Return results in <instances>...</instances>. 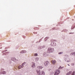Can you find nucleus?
Returning <instances> with one entry per match:
<instances>
[{
  "label": "nucleus",
  "instance_id": "1",
  "mask_svg": "<svg viewBox=\"0 0 75 75\" xmlns=\"http://www.w3.org/2000/svg\"><path fill=\"white\" fill-rule=\"evenodd\" d=\"M37 72L39 75H45V72L43 71H40V70H37Z\"/></svg>",
  "mask_w": 75,
  "mask_h": 75
},
{
  "label": "nucleus",
  "instance_id": "2",
  "mask_svg": "<svg viewBox=\"0 0 75 75\" xmlns=\"http://www.w3.org/2000/svg\"><path fill=\"white\" fill-rule=\"evenodd\" d=\"M54 49L53 48H52L51 47H49L48 49V51H47V52L48 53H50L51 52H53Z\"/></svg>",
  "mask_w": 75,
  "mask_h": 75
},
{
  "label": "nucleus",
  "instance_id": "3",
  "mask_svg": "<svg viewBox=\"0 0 75 75\" xmlns=\"http://www.w3.org/2000/svg\"><path fill=\"white\" fill-rule=\"evenodd\" d=\"M55 40H52L51 42H52L50 44V45L52 47H55V46H56V43L54 42V41Z\"/></svg>",
  "mask_w": 75,
  "mask_h": 75
},
{
  "label": "nucleus",
  "instance_id": "4",
  "mask_svg": "<svg viewBox=\"0 0 75 75\" xmlns=\"http://www.w3.org/2000/svg\"><path fill=\"white\" fill-rule=\"evenodd\" d=\"M59 73H60V70H57L55 71L54 75H58Z\"/></svg>",
  "mask_w": 75,
  "mask_h": 75
},
{
  "label": "nucleus",
  "instance_id": "5",
  "mask_svg": "<svg viewBox=\"0 0 75 75\" xmlns=\"http://www.w3.org/2000/svg\"><path fill=\"white\" fill-rule=\"evenodd\" d=\"M26 64V63L25 62H24L23 63L22 65H21L19 66V69H21V68H23L24 65H25V64Z\"/></svg>",
  "mask_w": 75,
  "mask_h": 75
},
{
  "label": "nucleus",
  "instance_id": "6",
  "mask_svg": "<svg viewBox=\"0 0 75 75\" xmlns=\"http://www.w3.org/2000/svg\"><path fill=\"white\" fill-rule=\"evenodd\" d=\"M45 46L43 45V46H40L38 47V49L39 50H41L42 48H45Z\"/></svg>",
  "mask_w": 75,
  "mask_h": 75
},
{
  "label": "nucleus",
  "instance_id": "7",
  "mask_svg": "<svg viewBox=\"0 0 75 75\" xmlns=\"http://www.w3.org/2000/svg\"><path fill=\"white\" fill-rule=\"evenodd\" d=\"M64 59H65L66 61L67 62H69L71 61V59L69 58H68L67 59L66 58H64Z\"/></svg>",
  "mask_w": 75,
  "mask_h": 75
},
{
  "label": "nucleus",
  "instance_id": "8",
  "mask_svg": "<svg viewBox=\"0 0 75 75\" xmlns=\"http://www.w3.org/2000/svg\"><path fill=\"white\" fill-rule=\"evenodd\" d=\"M44 64L45 67H47L48 66V61H47L45 62L44 63Z\"/></svg>",
  "mask_w": 75,
  "mask_h": 75
},
{
  "label": "nucleus",
  "instance_id": "9",
  "mask_svg": "<svg viewBox=\"0 0 75 75\" xmlns=\"http://www.w3.org/2000/svg\"><path fill=\"white\" fill-rule=\"evenodd\" d=\"M27 51L25 50H22L20 52V54H23L24 53H26Z\"/></svg>",
  "mask_w": 75,
  "mask_h": 75
},
{
  "label": "nucleus",
  "instance_id": "10",
  "mask_svg": "<svg viewBox=\"0 0 75 75\" xmlns=\"http://www.w3.org/2000/svg\"><path fill=\"white\" fill-rule=\"evenodd\" d=\"M31 67H32V68H35V63L33 62L32 63Z\"/></svg>",
  "mask_w": 75,
  "mask_h": 75
},
{
  "label": "nucleus",
  "instance_id": "11",
  "mask_svg": "<svg viewBox=\"0 0 75 75\" xmlns=\"http://www.w3.org/2000/svg\"><path fill=\"white\" fill-rule=\"evenodd\" d=\"M49 55L47 54V53L44 52L43 54V56L44 57H47V56H48Z\"/></svg>",
  "mask_w": 75,
  "mask_h": 75
},
{
  "label": "nucleus",
  "instance_id": "12",
  "mask_svg": "<svg viewBox=\"0 0 75 75\" xmlns=\"http://www.w3.org/2000/svg\"><path fill=\"white\" fill-rule=\"evenodd\" d=\"M52 63L53 64H55V63H56V61L54 60H53L52 61Z\"/></svg>",
  "mask_w": 75,
  "mask_h": 75
},
{
  "label": "nucleus",
  "instance_id": "13",
  "mask_svg": "<svg viewBox=\"0 0 75 75\" xmlns=\"http://www.w3.org/2000/svg\"><path fill=\"white\" fill-rule=\"evenodd\" d=\"M39 60V58L38 57H36L35 58V61L36 62H37Z\"/></svg>",
  "mask_w": 75,
  "mask_h": 75
},
{
  "label": "nucleus",
  "instance_id": "14",
  "mask_svg": "<svg viewBox=\"0 0 75 75\" xmlns=\"http://www.w3.org/2000/svg\"><path fill=\"white\" fill-rule=\"evenodd\" d=\"M43 68V67L42 66H39L38 67V69H41Z\"/></svg>",
  "mask_w": 75,
  "mask_h": 75
},
{
  "label": "nucleus",
  "instance_id": "15",
  "mask_svg": "<svg viewBox=\"0 0 75 75\" xmlns=\"http://www.w3.org/2000/svg\"><path fill=\"white\" fill-rule=\"evenodd\" d=\"M49 39V37H46L44 39L45 41H47V40H48V39Z\"/></svg>",
  "mask_w": 75,
  "mask_h": 75
},
{
  "label": "nucleus",
  "instance_id": "16",
  "mask_svg": "<svg viewBox=\"0 0 75 75\" xmlns=\"http://www.w3.org/2000/svg\"><path fill=\"white\" fill-rule=\"evenodd\" d=\"M12 61H14V62L16 60V59H15L14 58H12Z\"/></svg>",
  "mask_w": 75,
  "mask_h": 75
},
{
  "label": "nucleus",
  "instance_id": "17",
  "mask_svg": "<svg viewBox=\"0 0 75 75\" xmlns=\"http://www.w3.org/2000/svg\"><path fill=\"white\" fill-rule=\"evenodd\" d=\"M74 54H75V52H72L70 54V55H74Z\"/></svg>",
  "mask_w": 75,
  "mask_h": 75
},
{
  "label": "nucleus",
  "instance_id": "18",
  "mask_svg": "<svg viewBox=\"0 0 75 75\" xmlns=\"http://www.w3.org/2000/svg\"><path fill=\"white\" fill-rule=\"evenodd\" d=\"M34 56L35 57H36V56H37V57L38 56V54L37 53L35 54H34Z\"/></svg>",
  "mask_w": 75,
  "mask_h": 75
},
{
  "label": "nucleus",
  "instance_id": "19",
  "mask_svg": "<svg viewBox=\"0 0 75 75\" xmlns=\"http://www.w3.org/2000/svg\"><path fill=\"white\" fill-rule=\"evenodd\" d=\"M64 68V67H61V66H60L59 68V69H62V68Z\"/></svg>",
  "mask_w": 75,
  "mask_h": 75
},
{
  "label": "nucleus",
  "instance_id": "20",
  "mask_svg": "<svg viewBox=\"0 0 75 75\" xmlns=\"http://www.w3.org/2000/svg\"><path fill=\"white\" fill-rule=\"evenodd\" d=\"M59 54H63V52H60L58 53Z\"/></svg>",
  "mask_w": 75,
  "mask_h": 75
},
{
  "label": "nucleus",
  "instance_id": "21",
  "mask_svg": "<svg viewBox=\"0 0 75 75\" xmlns=\"http://www.w3.org/2000/svg\"><path fill=\"white\" fill-rule=\"evenodd\" d=\"M6 73L5 71H3L2 73L3 74H6Z\"/></svg>",
  "mask_w": 75,
  "mask_h": 75
},
{
  "label": "nucleus",
  "instance_id": "22",
  "mask_svg": "<svg viewBox=\"0 0 75 75\" xmlns=\"http://www.w3.org/2000/svg\"><path fill=\"white\" fill-rule=\"evenodd\" d=\"M68 73L70 75V74H71V73H72V71H69L68 72Z\"/></svg>",
  "mask_w": 75,
  "mask_h": 75
},
{
  "label": "nucleus",
  "instance_id": "23",
  "mask_svg": "<svg viewBox=\"0 0 75 75\" xmlns=\"http://www.w3.org/2000/svg\"><path fill=\"white\" fill-rule=\"evenodd\" d=\"M65 56L66 57H68V55L66 54V55H65Z\"/></svg>",
  "mask_w": 75,
  "mask_h": 75
},
{
  "label": "nucleus",
  "instance_id": "24",
  "mask_svg": "<svg viewBox=\"0 0 75 75\" xmlns=\"http://www.w3.org/2000/svg\"><path fill=\"white\" fill-rule=\"evenodd\" d=\"M74 29V26H72V27L71 28V30H72V29Z\"/></svg>",
  "mask_w": 75,
  "mask_h": 75
},
{
  "label": "nucleus",
  "instance_id": "25",
  "mask_svg": "<svg viewBox=\"0 0 75 75\" xmlns=\"http://www.w3.org/2000/svg\"><path fill=\"white\" fill-rule=\"evenodd\" d=\"M69 34H74V33H70Z\"/></svg>",
  "mask_w": 75,
  "mask_h": 75
},
{
  "label": "nucleus",
  "instance_id": "26",
  "mask_svg": "<svg viewBox=\"0 0 75 75\" xmlns=\"http://www.w3.org/2000/svg\"><path fill=\"white\" fill-rule=\"evenodd\" d=\"M69 73H67L66 75H69Z\"/></svg>",
  "mask_w": 75,
  "mask_h": 75
},
{
  "label": "nucleus",
  "instance_id": "27",
  "mask_svg": "<svg viewBox=\"0 0 75 75\" xmlns=\"http://www.w3.org/2000/svg\"><path fill=\"white\" fill-rule=\"evenodd\" d=\"M65 31H68V30L65 29Z\"/></svg>",
  "mask_w": 75,
  "mask_h": 75
},
{
  "label": "nucleus",
  "instance_id": "28",
  "mask_svg": "<svg viewBox=\"0 0 75 75\" xmlns=\"http://www.w3.org/2000/svg\"><path fill=\"white\" fill-rule=\"evenodd\" d=\"M41 42V40H39V42Z\"/></svg>",
  "mask_w": 75,
  "mask_h": 75
},
{
  "label": "nucleus",
  "instance_id": "29",
  "mask_svg": "<svg viewBox=\"0 0 75 75\" xmlns=\"http://www.w3.org/2000/svg\"><path fill=\"white\" fill-rule=\"evenodd\" d=\"M68 66H70V65H69V64H68Z\"/></svg>",
  "mask_w": 75,
  "mask_h": 75
},
{
  "label": "nucleus",
  "instance_id": "30",
  "mask_svg": "<svg viewBox=\"0 0 75 75\" xmlns=\"http://www.w3.org/2000/svg\"><path fill=\"white\" fill-rule=\"evenodd\" d=\"M18 69H19V67H18Z\"/></svg>",
  "mask_w": 75,
  "mask_h": 75
},
{
  "label": "nucleus",
  "instance_id": "31",
  "mask_svg": "<svg viewBox=\"0 0 75 75\" xmlns=\"http://www.w3.org/2000/svg\"><path fill=\"white\" fill-rule=\"evenodd\" d=\"M74 55H75V53H74Z\"/></svg>",
  "mask_w": 75,
  "mask_h": 75
}]
</instances>
